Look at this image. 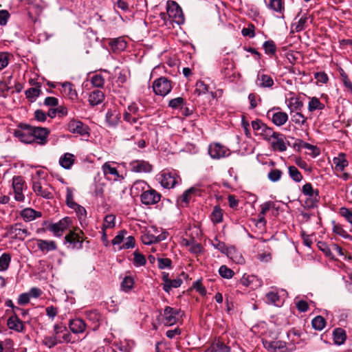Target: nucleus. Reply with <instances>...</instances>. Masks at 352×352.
<instances>
[{
	"instance_id": "obj_1",
	"label": "nucleus",
	"mask_w": 352,
	"mask_h": 352,
	"mask_svg": "<svg viewBox=\"0 0 352 352\" xmlns=\"http://www.w3.org/2000/svg\"><path fill=\"white\" fill-rule=\"evenodd\" d=\"M133 188L142 190L141 201L144 205H153L158 203L161 199V195L155 190L150 188L144 181H137L134 183Z\"/></svg>"
},
{
	"instance_id": "obj_2",
	"label": "nucleus",
	"mask_w": 352,
	"mask_h": 352,
	"mask_svg": "<svg viewBox=\"0 0 352 352\" xmlns=\"http://www.w3.org/2000/svg\"><path fill=\"white\" fill-rule=\"evenodd\" d=\"M85 241L84 233L80 228H75L65 236L64 243L71 250H80Z\"/></svg>"
},
{
	"instance_id": "obj_3",
	"label": "nucleus",
	"mask_w": 352,
	"mask_h": 352,
	"mask_svg": "<svg viewBox=\"0 0 352 352\" xmlns=\"http://www.w3.org/2000/svg\"><path fill=\"white\" fill-rule=\"evenodd\" d=\"M251 125L255 135L261 136L266 141H271L272 136L275 135V131H274L273 129L267 126L261 120L256 119L253 120Z\"/></svg>"
},
{
	"instance_id": "obj_4",
	"label": "nucleus",
	"mask_w": 352,
	"mask_h": 352,
	"mask_svg": "<svg viewBox=\"0 0 352 352\" xmlns=\"http://www.w3.org/2000/svg\"><path fill=\"white\" fill-rule=\"evenodd\" d=\"M117 164V162L113 161H108L102 165L101 169L106 179L120 182L124 179V176L120 174L117 167L115 166Z\"/></svg>"
},
{
	"instance_id": "obj_5",
	"label": "nucleus",
	"mask_w": 352,
	"mask_h": 352,
	"mask_svg": "<svg viewBox=\"0 0 352 352\" xmlns=\"http://www.w3.org/2000/svg\"><path fill=\"white\" fill-rule=\"evenodd\" d=\"M154 93L160 96H166L173 89L172 81L166 77H160L153 82Z\"/></svg>"
},
{
	"instance_id": "obj_6",
	"label": "nucleus",
	"mask_w": 352,
	"mask_h": 352,
	"mask_svg": "<svg viewBox=\"0 0 352 352\" xmlns=\"http://www.w3.org/2000/svg\"><path fill=\"white\" fill-rule=\"evenodd\" d=\"M302 192L307 198L305 204L309 208H316L320 200L319 190L314 189L310 183H307L302 187Z\"/></svg>"
},
{
	"instance_id": "obj_7",
	"label": "nucleus",
	"mask_w": 352,
	"mask_h": 352,
	"mask_svg": "<svg viewBox=\"0 0 352 352\" xmlns=\"http://www.w3.org/2000/svg\"><path fill=\"white\" fill-rule=\"evenodd\" d=\"M14 135L21 142L25 144H32L34 142L32 126L26 124H20L18 129L14 130Z\"/></svg>"
},
{
	"instance_id": "obj_8",
	"label": "nucleus",
	"mask_w": 352,
	"mask_h": 352,
	"mask_svg": "<svg viewBox=\"0 0 352 352\" xmlns=\"http://www.w3.org/2000/svg\"><path fill=\"white\" fill-rule=\"evenodd\" d=\"M180 317L182 314L179 309L166 306L164 309L162 322L166 326H172L177 322Z\"/></svg>"
},
{
	"instance_id": "obj_9",
	"label": "nucleus",
	"mask_w": 352,
	"mask_h": 352,
	"mask_svg": "<svg viewBox=\"0 0 352 352\" xmlns=\"http://www.w3.org/2000/svg\"><path fill=\"white\" fill-rule=\"evenodd\" d=\"M167 14L175 23L179 25L184 22L182 10L175 1H168L167 2Z\"/></svg>"
},
{
	"instance_id": "obj_10",
	"label": "nucleus",
	"mask_w": 352,
	"mask_h": 352,
	"mask_svg": "<svg viewBox=\"0 0 352 352\" xmlns=\"http://www.w3.org/2000/svg\"><path fill=\"white\" fill-rule=\"evenodd\" d=\"M267 116L271 119L272 123L277 126L284 125L288 120L287 113L281 111L279 107H273L268 110Z\"/></svg>"
},
{
	"instance_id": "obj_11",
	"label": "nucleus",
	"mask_w": 352,
	"mask_h": 352,
	"mask_svg": "<svg viewBox=\"0 0 352 352\" xmlns=\"http://www.w3.org/2000/svg\"><path fill=\"white\" fill-rule=\"evenodd\" d=\"M208 154L214 160H219L230 155V151L219 143H211L208 146Z\"/></svg>"
},
{
	"instance_id": "obj_12",
	"label": "nucleus",
	"mask_w": 352,
	"mask_h": 352,
	"mask_svg": "<svg viewBox=\"0 0 352 352\" xmlns=\"http://www.w3.org/2000/svg\"><path fill=\"white\" fill-rule=\"evenodd\" d=\"M33 191L36 195L42 197L44 199H53V188L47 184L43 185L40 181H34L32 184Z\"/></svg>"
},
{
	"instance_id": "obj_13",
	"label": "nucleus",
	"mask_w": 352,
	"mask_h": 352,
	"mask_svg": "<svg viewBox=\"0 0 352 352\" xmlns=\"http://www.w3.org/2000/svg\"><path fill=\"white\" fill-rule=\"evenodd\" d=\"M67 129L69 132L74 134H78L82 136H89V128L87 125L80 120H72L67 124Z\"/></svg>"
},
{
	"instance_id": "obj_14",
	"label": "nucleus",
	"mask_w": 352,
	"mask_h": 352,
	"mask_svg": "<svg viewBox=\"0 0 352 352\" xmlns=\"http://www.w3.org/2000/svg\"><path fill=\"white\" fill-rule=\"evenodd\" d=\"M71 223V219L67 217L57 223L50 224L47 227V230L53 232L55 236L60 237L63 235V232L69 227Z\"/></svg>"
},
{
	"instance_id": "obj_15",
	"label": "nucleus",
	"mask_w": 352,
	"mask_h": 352,
	"mask_svg": "<svg viewBox=\"0 0 352 352\" xmlns=\"http://www.w3.org/2000/svg\"><path fill=\"white\" fill-rule=\"evenodd\" d=\"M264 347L269 352H287L288 349L287 344L284 341L281 340H268L267 339H263L262 340Z\"/></svg>"
},
{
	"instance_id": "obj_16",
	"label": "nucleus",
	"mask_w": 352,
	"mask_h": 352,
	"mask_svg": "<svg viewBox=\"0 0 352 352\" xmlns=\"http://www.w3.org/2000/svg\"><path fill=\"white\" fill-rule=\"evenodd\" d=\"M50 133V131L47 128L32 126L34 142H36L38 144L45 145L47 142Z\"/></svg>"
},
{
	"instance_id": "obj_17",
	"label": "nucleus",
	"mask_w": 352,
	"mask_h": 352,
	"mask_svg": "<svg viewBox=\"0 0 352 352\" xmlns=\"http://www.w3.org/2000/svg\"><path fill=\"white\" fill-rule=\"evenodd\" d=\"M158 179L162 187L168 189L173 188L177 182L175 174L166 170L159 175Z\"/></svg>"
},
{
	"instance_id": "obj_18",
	"label": "nucleus",
	"mask_w": 352,
	"mask_h": 352,
	"mask_svg": "<svg viewBox=\"0 0 352 352\" xmlns=\"http://www.w3.org/2000/svg\"><path fill=\"white\" fill-rule=\"evenodd\" d=\"M131 171L135 173H150L152 170V165L144 160H133L129 164Z\"/></svg>"
},
{
	"instance_id": "obj_19",
	"label": "nucleus",
	"mask_w": 352,
	"mask_h": 352,
	"mask_svg": "<svg viewBox=\"0 0 352 352\" xmlns=\"http://www.w3.org/2000/svg\"><path fill=\"white\" fill-rule=\"evenodd\" d=\"M272 139H273V140L270 141L271 146L274 151L284 152L287 150L284 135L275 132V135L272 136Z\"/></svg>"
},
{
	"instance_id": "obj_20",
	"label": "nucleus",
	"mask_w": 352,
	"mask_h": 352,
	"mask_svg": "<svg viewBox=\"0 0 352 352\" xmlns=\"http://www.w3.org/2000/svg\"><path fill=\"white\" fill-rule=\"evenodd\" d=\"M8 232L12 238L21 240H23L25 236L30 235L28 230L25 228H23L20 223H16L12 226Z\"/></svg>"
},
{
	"instance_id": "obj_21",
	"label": "nucleus",
	"mask_w": 352,
	"mask_h": 352,
	"mask_svg": "<svg viewBox=\"0 0 352 352\" xmlns=\"http://www.w3.org/2000/svg\"><path fill=\"white\" fill-rule=\"evenodd\" d=\"M32 80L30 81V83L34 87L27 89L25 92V96L27 99L31 102H35L37 98L42 93L41 91V83L36 82L32 83Z\"/></svg>"
},
{
	"instance_id": "obj_22",
	"label": "nucleus",
	"mask_w": 352,
	"mask_h": 352,
	"mask_svg": "<svg viewBox=\"0 0 352 352\" xmlns=\"http://www.w3.org/2000/svg\"><path fill=\"white\" fill-rule=\"evenodd\" d=\"M23 186V180L21 177H14L13 178L12 186L14 192V198L18 201H22L24 199Z\"/></svg>"
},
{
	"instance_id": "obj_23",
	"label": "nucleus",
	"mask_w": 352,
	"mask_h": 352,
	"mask_svg": "<svg viewBox=\"0 0 352 352\" xmlns=\"http://www.w3.org/2000/svg\"><path fill=\"white\" fill-rule=\"evenodd\" d=\"M230 347L221 341L219 339H215L212 342L210 346L205 352H230Z\"/></svg>"
},
{
	"instance_id": "obj_24",
	"label": "nucleus",
	"mask_w": 352,
	"mask_h": 352,
	"mask_svg": "<svg viewBox=\"0 0 352 352\" xmlns=\"http://www.w3.org/2000/svg\"><path fill=\"white\" fill-rule=\"evenodd\" d=\"M7 325L10 329L16 332H22L25 328L23 322L14 314L10 316L7 321Z\"/></svg>"
},
{
	"instance_id": "obj_25",
	"label": "nucleus",
	"mask_w": 352,
	"mask_h": 352,
	"mask_svg": "<svg viewBox=\"0 0 352 352\" xmlns=\"http://www.w3.org/2000/svg\"><path fill=\"white\" fill-rule=\"evenodd\" d=\"M36 245L39 250L44 253L54 251L57 249V244L54 241L37 239Z\"/></svg>"
},
{
	"instance_id": "obj_26",
	"label": "nucleus",
	"mask_w": 352,
	"mask_h": 352,
	"mask_svg": "<svg viewBox=\"0 0 352 352\" xmlns=\"http://www.w3.org/2000/svg\"><path fill=\"white\" fill-rule=\"evenodd\" d=\"M104 100V94L100 89L91 91L89 96V103L91 106H96L101 104Z\"/></svg>"
},
{
	"instance_id": "obj_27",
	"label": "nucleus",
	"mask_w": 352,
	"mask_h": 352,
	"mask_svg": "<svg viewBox=\"0 0 352 352\" xmlns=\"http://www.w3.org/2000/svg\"><path fill=\"white\" fill-rule=\"evenodd\" d=\"M86 324L80 318L73 319L69 321V327L72 333L78 334L83 333L86 329Z\"/></svg>"
},
{
	"instance_id": "obj_28",
	"label": "nucleus",
	"mask_w": 352,
	"mask_h": 352,
	"mask_svg": "<svg viewBox=\"0 0 352 352\" xmlns=\"http://www.w3.org/2000/svg\"><path fill=\"white\" fill-rule=\"evenodd\" d=\"M120 120V114L116 109H109L106 113V122L109 126H116Z\"/></svg>"
},
{
	"instance_id": "obj_29",
	"label": "nucleus",
	"mask_w": 352,
	"mask_h": 352,
	"mask_svg": "<svg viewBox=\"0 0 352 352\" xmlns=\"http://www.w3.org/2000/svg\"><path fill=\"white\" fill-rule=\"evenodd\" d=\"M21 216L25 222H30L36 218L41 217L42 216V213L40 211H36L32 208H27L21 212Z\"/></svg>"
},
{
	"instance_id": "obj_30",
	"label": "nucleus",
	"mask_w": 352,
	"mask_h": 352,
	"mask_svg": "<svg viewBox=\"0 0 352 352\" xmlns=\"http://www.w3.org/2000/svg\"><path fill=\"white\" fill-rule=\"evenodd\" d=\"M62 91L71 100L74 101L78 98V94L74 89V85L69 82H65L62 84Z\"/></svg>"
},
{
	"instance_id": "obj_31",
	"label": "nucleus",
	"mask_w": 352,
	"mask_h": 352,
	"mask_svg": "<svg viewBox=\"0 0 352 352\" xmlns=\"http://www.w3.org/2000/svg\"><path fill=\"white\" fill-rule=\"evenodd\" d=\"M256 82L258 87L263 88H270L274 85V80L270 76L260 73L257 75Z\"/></svg>"
},
{
	"instance_id": "obj_32",
	"label": "nucleus",
	"mask_w": 352,
	"mask_h": 352,
	"mask_svg": "<svg viewBox=\"0 0 352 352\" xmlns=\"http://www.w3.org/2000/svg\"><path fill=\"white\" fill-rule=\"evenodd\" d=\"M309 17L304 14L298 22L292 23L291 25V33L299 32L304 30L307 28V23Z\"/></svg>"
},
{
	"instance_id": "obj_33",
	"label": "nucleus",
	"mask_w": 352,
	"mask_h": 352,
	"mask_svg": "<svg viewBox=\"0 0 352 352\" xmlns=\"http://www.w3.org/2000/svg\"><path fill=\"white\" fill-rule=\"evenodd\" d=\"M75 161V156L69 153H66L59 159L60 165L65 169H70Z\"/></svg>"
},
{
	"instance_id": "obj_34",
	"label": "nucleus",
	"mask_w": 352,
	"mask_h": 352,
	"mask_svg": "<svg viewBox=\"0 0 352 352\" xmlns=\"http://www.w3.org/2000/svg\"><path fill=\"white\" fill-rule=\"evenodd\" d=\"M333 162L337 171L344 170L349 164L344 153H340L338 157H334Z\"/></svg>"
},
{
	"instance_id": "obj_35",
	"label": "nucleus",
	"mask_w": 352,
	"mask_h": 352,
	"mask_svg": "<svg viewBox=\"0 0 352 352\" xmlns=\"http://www.w3.org/2000/svg\"><path fill=\"white\" fill-rule=\"evenodd\" d=\"M333 340L336 344L341 345L344 344L346 339V332L343 329L336 328L333 332Z\"/></svg>"
},
{
	"instance_id": "obj_36",
	"label": "nucleus",
	"mask_w": 352,
	"mask_h": 352,
	"mask_svg": "<svg viewBox=\"0 0 352 352\" xmlns=\"http://www.w3.org/2000/svg\"><path fill=\"white\" fill-rule=\"evenodd\" d=\"M266 302L270 305L280 306L281 300L278 292L271 291L265 294Z\"/></svg>"
},
{
	"instance_id": "obj_37",
	"label": "nucleus",
	"mask_w": 352,
	"mask_h": 352,
	"mask_svg": "<svg viewBox=\"0 0 352 352\" xmlns=\"http://www.w3.org/2000/svg\"><path fill=\"white\" fill-rule=\"evenodd\" d=\"M111 47L114 52L123 51L126 47V41L121 38H118L114 39L110 43Z\"/></svg>"
},
{
	"instance_id": "obj_38",
	"label": "nucleus",
	"mask_w": 352,
	"mask_h": 352,
	"mask_svg": "<svg viewBox=\"0 0 352 352\" xmlns=\"http://www.w3.org/2000/svg\"><path fill=\"white\" fill-rule=\"evenodd\" d=\"M182 283L183 280L180 278L170 279L166 284H163V289L166 293H169L172 289L179 287Z\"/></svg>"
},
{
	"instance_id": "obj_39",
	"label": "nucleus",
	"mask_w": 352,
	"mask_h": 352,
	"mask_svg": "<svg viewBox=\"0 0 352 352\" xmlns=\"http://www.w3.org/2000/svg\"><path fill=\"white\" fill-rule=\"evenodd\" d=\"M324 109V104L322 103L316 97H312L308 104V110L311 112L316 110H322Z\"/></svg>"
},
{
	"instance_id": "obj_40",
	"label": "nucleus",
	"mask_w": 352,
	"mask_h": 352,
	"mask_svg": "<svg viewBox=\"0 0 352 352\" xmlns=\"http://www.w3.org/2000/svg\"><path fill=\"white\" fill-rule=\"evenodd\" d=\"M210 219L214 223H219L222 221L223 212L219 206H215L213 208L212 212L210 215Z\"/></svg>"
},
{
	"instance_id": "obj_41",
	"label": "nucleus",
	"mask_w": 352,
	"mask_h": 352,
	"mask_svg": "<svg viewBox=\"0 0 352 352\" xmlns=\"http://www.w3.org/2000/svg\"><path fill=\"white\" fill-rule=\"evenodd\" d=\"M268 8L276 12L283 14L284 11V3L282 0H270Z\"/></svg>"
},
{
	"instance_id": "obj_42",
	"label": "nucleus",
	"mask_w": 352,
	"mask_h": 352,
	"mask_svg": "<svg viewBox=\"0 0 352 352\" xmlns=\"http://www.w3.org/2000/svg\"><path fill=\"white\" fill-rule=\"evenodd\" d=\"M11 262V255L9 253H3L0 256V272L6 271Z\"/></svg>"
},
{
	"instance_id": "obj_43",
	"label": "nucleus",
	"mask_w": 352,
	"mask_h": 352,
	"mask_svg": "<svg viewBox=\"0 0 352 352\" xmlns=\"http://www.w3.org/2000/svg\"><path fill=\"white\" fill-rule=\"evenodd\" d=\"M287 107L291 112L300 111L303 107V103L298 98H291Z\"/></svg>"
},
{
	"instance_id": "obj_44",
	"label": "nucleus",
	"mask_w": 352,
	"mask_h": 352,
	"mask_svg": "<svg viewBox=\"0 0 352 352\" xmlns=\"http://www.w3.org/2000/svg\"><path fill=\"white\" fill-rule=\"evenodd\" d=\"M199 192V190L197 188H195V187L190 188L189 189L186 190L182 195V196L181 197V201L182 203H185V204L188 203L190 201V200L191 199L193 195H196L197 193H198Z\"/></svg>"
},
{
	"instance_id": "obj_45",
	"label": "nucleus",
	"mask_w": 352,
	"mask_h": 352,
	"mask_svg": "<svg viewBox=\"0 0 352 352\" xmlns=\"http://www.w3.org/2000/svg\"><path fill=\"white\" fill-rule=\"evenodd\" d=\"M289 175L291 179L295 182H300L302 181L303 177L298 168L294 166L288 167Z\"/></svg>"
},
{
	"instance_id": "obj_46",
	"label": "nucleus",
	"mask_w": 352,
	"mask_h": 352,
	"mask_svg": "<svg viewBox=\"0 0 352 352\" xmlns=\"http://www.w3.org/2000/svg\"><path fill=\"white\" fill-rule=\"evenodd\" d=\"M72 209L74 210L80 224L82 225V223L85 221L87 217V211L85 208L83 206L76 204V206H74V208H72Z\"/></svg>"
},
{
	"instance_id": "obj_47",
	"label": "nucleus",
	"mask_w": 352,
	"mask_h": 352,
	"mask_svg": "<svg viewBox=\"0 0 352 352\" xmlns=\"http://www.w3.org/2000/svg\"><path fill=\"white\" fill-rule=\"evenodd\" d=\"M311 324L314 329L321 331L324 328L326 321L322 316H318L312 320Z\"/></svg>"
},
{
	"instance_id": "obj_48",
	"label": "nucleus",
	"mask_w": 352,
	"mask_h": 352,
	"mask_svg": "<svg viewBox=\"0 0 352 352\" xmlns=\"http://www.w3.org/2000/svg\"><path fill=\"white\" fill-rule=\"evenodd\" d=\"M87 320L93 323H97L100 319V314L97 310H87L85 311Z\"/></svg>"
},
{
	"instance_id": "obj_49",
	"label": "nucleus",
	"mask_w": 352,
	"mask_h": 352,
	"mask_svg": "<svg viewBox=\"0 0 352 352\" xmlns=\"http://www.w3.org/2000/svg\"><path fill=\"white\" fill-rule=\"evenodd\" d=\"M133 278L131 276H126L121 283V289L125 292H128L133 288Z\"/></svg>"
},
{
	"instance_id": "obj_50",
	"label": "nucleus",
	"mask_w": 352,
	"mask_h": 352,
	"mask_svg": "<svg viewBox=\"0 0 352 352\" xmlns=\"http://www.w3.org/2000/svg\"><path fill=\"white\" fill-rule=\"evenodd\" d=\"M263 47L265 54L268 55H274L276 52V47L274 42L272 40L264 42Z\"/></svg>"
},
{
	"instance_id": "obj_51",
	"label": "nucleus",
	"mask_w": 352,
	"mask_h": 352,
	"mask_svg": "<svg viewBox=\"0 0 352 352\" xmlns=\"http://www.w3.org/2000/svg\"><path fill=\"white\" fill-rule=\"evenodd\" d=\"M211 245L217 250H219L221 253L228 254V249L226 244L218 240L217 238H214L211 241Z\"/></svg>"
},
{
	"instance_id": "obj_52",
	"label": "nucleus",
	"mask_w": 352,
	"mask_h": 352,
	"mask_svg": "<svg viewBox=\"0 0 352 352\" xmlns=\"http://www.w3.org/2000/svg\"><path fill=\"white\" fill-rule=\"evenodd\" d=\"M208 87L204 81L199 80L196 82L194 94L197 96L205 94L208 92Z\"/></svg>"
},
{
	"instance_id": "obj_53",
	"label": "nucleus",
	"mask_w": 352,
	"mask_h": 352,
	"mask_svg": "<svg viewBox=\"0 0 352 352\" xmlns=\"http://www.w3.org/2000/svg\"><path fill=\"white\" fill-rule=\"evenodd\" d=\"M220 276L223 278L230 279L233 277L234 272L226 265H223L219 269Z\"/></svg>"
},
{
	"instance_id": "obj_54",
	"label": "nucleus",
	"mask_w": 352,
	"mask_h": 352,
	"mask_svg": "<svg viewBox=\"0 0 352 352\" xmlns=\"http://www.w3.org/2000/svg\"><path fill=\"white\" fill-rule=\"evenodd\" d=\"M160 241L158 236H155L152 234L146 233L142 236V241L145 245H152Z\"/></svg>"
},
{
	"instance_id": "obj_55",
	"label": "nucleus",
	"mask_w": 352,
	"mask_h": 352,
	"mask_svg": "<svg viewBox=\"0 0 352 352\" xmlns=\"http://www.w3.org/2000/svg\"><path fill=\"white\" fill-rule=\"evenodd\" d=\"M66 191V204L70 208H74V206H76V204H77L74 201V190L69 187H67Z\"/></svg>"
},
{
	"instance_id": "obj_56",
	"label": "nucleus",
	"mask_w": 352,
	"mask_h": 352,
	"mask_svg": "<svg viewBox=\"0 0 352 352\" xmlns=\"http://www.w3.org/2000/svg\"><path fill=\"white\" fill-rule=\"evenodd\" d=\"M104 78L101 74L94 75L91 78V82L93 86L98 88H102L104 85Z\"/></svg>"
},
{
	"instance_id": "obj_57",
	"label": "nucleus",
	"mask_w": 352,
	"mask_h": 352,
	"mask_svg": "<svg viewBox=\"0 0 352 352\" xmlns=\"http://www.w3.org/2000/svg\"><path fill=\"white\" fill-rule=\"evenodd\" d=\"M283 175V172L279 169H272L267 175L268 179L272 182H278Z\"/></svg>"
},
{
	"instance_id": "obj_58",
	"label": "nucleus",
	"mask_w": 352,
	"mask_h": 352,
	"mask_svg": "<svg viewBox=\"0 0 352 352\" xmlns=\"http://www.w3.org/2000/svg\"><path fill=\"white\" fill-rule=\"evenodd\" d=\"M116 217L113 214H108L104 217L102 228L103 230L111 228L115 226Z\"/></svg>"
},
{
	"instance_id": "obj_59",
	"label": "nucleus",
	"mask_w": 352,
	"mask_h": 352,
	"mask_svg": "<svg viewBox=\"0 0 352 352\" xmlns=\"http://www.w3.org/2000/svg\"><path fill=\"white\" fill-rule=\"evenodd\" d=\"M256 279V277L254 276L244 274L240 281L243 285L252 287V283Z\"/></svg>"
},
{
	"instance_id": "obj_60",
	"label": "nucleus",
	"mask_w": 352,
	"mask_h": 352,
	"mask_svg": "<svg viewBox=\"0 0 352 352\" xmlns=\"http://www.w3.org/2000/svg\"><path fill=\"white\" fill-rule=\"evenodd\" d=\"M339 214L351 225L352 211L351 210L345 207H342L340 208Z\"/></svg>"
},
{
	"instance_id": "obj_61",
	"label": "nucleus",
	"mask_w": 352,
	"mask_h": 352,
	"mask_svg": "<svg viewBox=\"0 0 352 352\" xmlns=\"http://www.w3.org/2000/svg\"><path fill=\"white\" fill-rule=\"evenodd\" d=\"M255 26L252 23H249L247 28H243L241 33L244 36H249L250 38H254L255 36Z\"/></svg>"
},
{
	"instance_id": "obj_62",
	"label": "nucleus",
	"mask_w": 352,
	"mask_h": 352,
	"mask_svg": "<svg viewBox=\"0 0 352 352\" xmlns=\"http://www.w3.org/2000/svg\"><path fill=\"white\" fill-rule=\"evenodd\" d=\"M331 252L332 258H334L336 256H344L342 248L336 243L331 244Z\"/></svg>"
},
{
	"instance_id": "obj_63",
	"label": "nucleus",
	"mask_w": 352,
	"mask_h": 352,
	"mask_svg": "<svg viewBox=\"0 0 352 352\" xmlns=\"http://www.w3.org/2000/svg\"><path fill=\"white\" fill-rule=\"evenodd\" d=\"M184 104V100L182 97L171 99L168 102V106L173 109L182 107Z\"/></svg>"
},
{
	"instance_id": "obj_64",
	"label": "nucleus",
	"mask_w": 352,
	"mask_h": 352,
	"mask_svg": "<svg viewBox=\"0 0 352 352\" xmlns=\"http://www.w3.org/2000/svg\"><path fill=\"white\" fill-rule=\"evenodd\" d=\"M134 264L136 266H143L146 264V258L144 256L138 252H135L134 254Z\"/></svg>"
}]
</instances>
